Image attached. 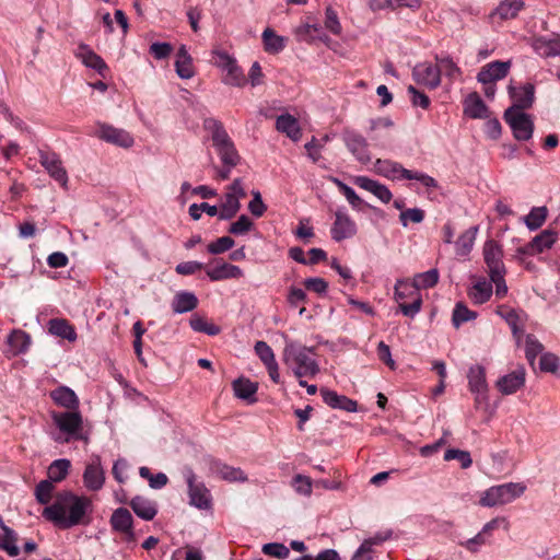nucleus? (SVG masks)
<instances>
[{"label": "nucleus", "mask_w": 560, "mask_h": 560, "mask_svg": "<svg viewBox=\"0 0 560 560\" xmlns=\"http://www.w3.org/2000/svg\"><path fill=\"white\" fill-rule=\"evenodd\" d=\"M105 483V470L100 455H92L83 471V485L90 491H98Z\"/></svg>", "instance_id": "nucleus-15"}, {"label": "nucleus", "mask_w": 560, "mask_h": 560, "mask_svg": "<svg viewBox=\"0 0 560 560\" xmlns=\"http://www.w3.org/2000/svg\"><path fill=\"white\" fill-rule=\"evenodd\" d=\"M49 334L67 339L68 341H75L78 335L74 327L65 318H52L47 325Z\"/></svg>", "instance_id": "nucleus-35"}, {"label": "nucleus", "mask_w": 560, "mask_h": 560, "mask_svg": "<svg viewBox=\"0 0 560 560\" xmlns=\"http://www.w3.org/2000/svg\"><path fill=\"white\" fill-rule=\"evenodd\" d=\"M129 504L136 515L144 521H152L158 514L156 503L142 495L132 498Z\"/></svg>", "instance_id": "nucleus-33"}, {"label": "nucleus", "mask_w": 560, "mask_h": 560, "mask_svg": "<svg viewBox=\"0 0 560 560\" xmlns=\"http://www.w3.org/2000/svg\"><path fill=\"white\" fill-rule=\"evenodd\" d=\"M548 217V209L545 206L533 207L528 214L522 220L529 231H537L546 222Z\"/></svg>", "instance_id": "nucleus-46"}, {"label": "nucleus", "mask_w": 560, "mask_h": 560, "mask_svg": "<svg viewBox=\"0 0 560 560\" xmlns=\"http://www.w3.org/2000/svg\"><path fill=\"white\" fill-rule=\"evenodd\" d=\"M357 224L348 214L345 208H338L335 212V222L331 225V238L341 242L353 237L357 234Z\"/></svg>", "instance_id": "nucleus-14"}, {"label": "nucleus", "mask_w": 560, "mask_h": 560, "mask_svg": "<svg viewBox=\"0 0 560 560\" xmlns=\"http://www.w3.org/2000/svg\"><path fill=\"white\" fill-rule=\"evenodd\" d=\"M283 338L282 361L293 372L294 376L298 378L316 376L319 372V365L315 359L314 350L289 339L285 335H283Z\"/></svg>", "instance_id": "nucleus-2"}, {"label": "nucleus", "mask_w": 560, "mask_h": 560, "mask_svg": "<svg viewBox=\"0 0 560 560\" xmlns=\"http://www.w3.org/2000/svg\"><path fill=\"white\" fill-rule=\"evenodd\" d=\"M524 482H506L488 488L481 492L479 504L483 508H494L512 503L526 491Z\"/></svg>", "instance_id": "nucleus-4"}, {"label": "nucleus", "mask_w": 560, "mask_h": 560, "mask_svg": "<svg viewBox=\"0 0 560 560\" xmlns=\"http://www.w3.org/2000/svg\"><path fill=\"white\" fill-rule=\"evenodd\" d=\"M394 289V299L399 305V311L405 316L413 318L422 307L419 289L408 280H397Z\"/></svg>", "instance_id": "nucleus-6"}, {"label": "nucleus", "mask_w": 560, "mask_h": 560, "mask_svg": "<svg viewBox=\"0 0 560 560\" xmlns=\"http://www.w3.org/2000/svg\"><path fill=\"white\" fill-rule=\"evenodd\" d=\"M213 62L224 72L223 82L233 86H242L245 77L237 66L235 58L222 50L213 51Z\"/></svg>", "instance_id": "nucleus-10"}, {"label": "nucleus", "mask_w": 560, "mask_h": 560, "mask_svg": "<svg viewBox=\"0 0 560 560\" xmlns=\"http://www.w3.org/2000/svg\"><path fill=\"white\" fill-rule=\"evenodd\" d=\"M502 257L503 252L501 246L493 240L486 241L483 245V258L488 266L489 275L505 272Z\"/></svg>", "instance_id": "nucleus-23"}, {"label": "nucleus", "mask_w": 560, "mask_h": 560, "mask_svg": "<svg viewBox=\"0 0 560 560\" xmlns=\"http://www.w3.org/2000/svg\"><path fill=\"white\" fill-rule=\"evenodd\" d=\"M189 325L192 330L197 332H203L208 336H217L220 334L221 329L218 325L213 323L207 322L205 318L200 316H192L189 320Z\"/></svg>", "instance_id": "nucleus-51"}, {"label": "nucleus", "mask_w": 560, "mask_h": 560, "mask_svg": "<svg viewBox=\"0 0 560 560\" xmlns=\"http://www.w3.org/2000/svg\"><path fill=\"white\" fill-rule=\"evenodd\" d=\"M467 378L469 390L474 395L475 408L487 409L489 407V386L486 378V369L480 364L471 365Z\"/></svg>", "instance_id": "nucleus-7"}, {"label": "nucleus", "mask_w": 560, "mask_h": 560, "mask_svg": "<svg viewBox=\"0 0 560 560\" xmlns=\"http://www.w3.org/2000/svg\"><path fill=\"white\" fill-rule=\"evenodd\" d=\"M463 106L464 114L469 118L483 119L489 116L488 107L476 92L470 93L465 97Z\"/></svg>", "instance_id": "nucleus-30"}, {"label": "nucleus", "mask_w": 560, "mask_h": 560, "mask_svg": "<svg viewBox=\"0 0 560 560\" xmlns=\"http://www.w3.org/2000/svg\"><path fill=\"white\" fill-rule=\"evenodd\" d=\"M373 172L390 180L406 179L409 170L405 168L398 162L392 160L377 159L373 164Z\"/></svg>", "instance_id": "nucleus-25"}, {"label": "nucleus", "mask_w": 560, "mask_h": 560, "mask_svg": "<svg viewBox=\"0 0 560 560\" xmlns=\"http://www.w3.org/2000/svg\"><path fill=\"white\" fill-rule=\"evenodd\" d=\"M205 128L211 135L213 147L222 163L230 167L237 165L240 155L222 124L217 119L208 118L205 120Z\"/></svg>", "instance_id": "nucleus-3"}, {"label": "nucleus", "mask_w": 560, "mask_h": 560, "mask_svg": "<svg viewBox=\"0 0 560 560\" xmlns=\"http://www.w3.org/2000/svg\"><path fill=\"white\" fill-rule=\"evenodd\" d=\"M254 229L253 220L246 214H242L229 228V233L233 235H244Z\"/></svg>", "instance_id": "nucleus-59"}, {"label": "nucleus", "mask_w": 560, "mask_h": 560, "mask_svg": "<svg viewBox=\"0 0 560 560\" xmlns=\"http://www.w3.org/2000/svg\"><path fill=\"white\" fill-rule=\"evenodd\" d=\"M495 313L508 323L517 343H520L523 335V329L520 326L521 315L515 310L509 308L505 305L498 306Z\"/></svg>", "instance_id": "nucleus-42"}, {"label": "nucleus", "mask_w": 560, "mask_h": 560, "mask_svg": "<svg viewBox=\"0 0 560 560\" xmlns=\"http://www.w3.org/2000/svg\"><path fill=\"white\" fill-rule=\"evenodd\" d=\"M8 355L16 357L25 353L31 346V337L27 332L21 329H14L7 338Z\"/></svg>", "instance_id": "nucleus-29"}, {"label": "nucleus", "mask_w": 560, "mask_h": 560, "mask_svg": "<svg viewBox=\"0 0 560 560\" xmlns=\"http://www.w3.org/2000/svg\"><path fill=\"white\" fill-rule=\"evenodd\" d=\"M445 460L457 459L460 463L462 468H469L472 464L470 454L466 451L450 448L444 453Z\"/></svg>", "instance_id": "nucleus-63"}, {"label": "nucleus", "mask_w": 560, "mask_h": 560, "mask_svg": "<svg viewBox=\"0 0 560 560\" xmlns=\"http://www.w3.org/2000/svg\"><path fill=\"white\" fill-rule=\"evenodd\" d=\"M525 8L524 0H502L489 14L492 23L515 19Z\"/></svg>", "instance_id": "nucleus-22"}, {"label": "nucleus", "mask_w": 560, "mask_h": 560, "mask_svg": "<svg viewBox=\"0 0 560 560\" xmlns=\"http://www.w3.org/2000/svg\"><path fill=\"white\" fill-rule=\"evenodd\" d=\"M212 470L220 478L230 482H245L247 480L246 474L241 468L232 467L221 462L213 463Z\"/></svg>", "instance_id": "nucleus-44"}, {"label": "nucleus", "mask_w": 560, "mask_h": 560, "mask_svg": "<svg viewBox=\"0 0 560 560\" xmlns=\"http://www.w3.org/2000/svg\"><path fill=\"white\" fill-rule=\"evenodd\" d=\"M331 180L343 194L352 209L361 210L362 207L366 206V203L357 195L353 188H351L350 186H348L338 178H332Z\"/></svg>", "instance_id": "nucleus-49"}, {"label": "nucleus", "mask_w": 560, "mask_h": 560, "mask_svg": "<svg viewBox=\"0 0 560 560\" xmlns=\"http://www.w3.org/2000/svg\"><path fill=\"white\" fill-rule=\"evenodd\" d=\"M525 375V369L523 366H518L513 372L501 376L497 381L495 386L502 395H512L524 386Z\"/></svg>", "instance_id": "nucleus-24"}, {"label": "nucleus", "mask_w": 560, "mask_h": 560, "mask_svg": "<svg viewBox=\"0 0 560 560\" xmlns=\"http://www.w3.org/2000/svg\"><path fill=\"white\" fill-rule=\"evenodd\" d=\"M504 119L516 140L527 141L533 137L534 120L532 115L526 114L521 108L509 107L504 112Z\"/></svg>", "instance_id": "nucleus-8"}, {"label": "nucleus", "mask_w": 560, "mask_h": 560, "mask_svg": "<svg viewBox=\"0 0 560 560\" xmlns=\"http://www.w3.org/2000/svg\"><path fill=\"white\" fill-rule=\"evenodd\" d=\"M0 548L3 549L10 557H16L20 553V549L16 546L18 535L16 533L8 527L2 518L0 517Z\"/></svg>", "instance_id": "nucleus-41"}, {"label": "nucleus", "mask_w": 560, "mask_h": 560, "mask_svg": "<svg viewBox=\"0 0 560 560\" xmlns=\"http://www.w3.org/2000/svg\"><path fill=\"white\" fill-rule=\"evenodd\" d=\"M415 81L430 90L436 89L441 83L438 63L428 61L416 65L412 71Z\"/></svg>", "instance_id": "nucleus-18"}, {"label": "nucleus", "mask_w": 560, "mask_h": 560, "mask_svg": "<svg viewBox=\"0 0 560 560\" xmlns=\"http://www.w3.org/2000/svg\"><path fill=\"white\" fill-rule=\"evenodd\" d=\"M544 350L542 345L533 335H526L525 337V354L530 364L534 363L538 354Z\"/></svg>", "instance_id": "nucleus-58"}, {"label": "nucleus", "mask_w": 560, "mask_h": 560, "mask_svg": "<svg viewBox=\"0 0 560 560\" xmlns=\"http://www.w3.org/2000/svg\"><path fill=\"white\" fill-rule=\"evenodd\" d=\"M91 512L90 498L71 491H61L55 497V501L44 509L43 516L59 528L68 529L88 523L85 518Z\"/></svg>", "instance_id": "nucleus-1"}, {"label": "nucleus", "mask_w": 560, "mask_h": 560, "mask_svg": "<svg viewBox=\"0 0 560 560\" xmlns=\"http://www.w3.org/2000/svg\"><path fill=\"white\" fill-rule=\"evenodd\" d=\"M477 317V313L470 311L464 303H456L453 315L452 323L455 328H458L462 324L472 320Z\"/></svg>", "instance_id": "nucleus-50"}, {"label": "nucleus", "mask_w": 560, "mask_h": 560, "mask_svg": "<svg viewBox=\"0 0 560 560\" xmlns=\"http://www.w3.org/2000/svg\"><path fill=\"white\" fill-rule=\"evenodd\" d=\"M320 395L324 402L334 409H340L349 412H355L358 410V404L355 400H352L345 395H339L335 390L322 388Z\"/></svg>", "instance_id": "nucleus-27"}, {"label": "nucleus", "mask_w": 560, "mask_h": 560, "mask_svg": "<svg viewBox=\"0 0 560 560\" xmlns=\"http://www.w3.org/2000/svg\"><path fill=\"white\" fill-rule=\"evenodd\" d=\"M353 183L361 189L373 194L384 203H388L393 198V194L387 186L378 183L377 180L369 178L368 176H355L353 178Z\"/></svg>", "instance_id": "nucleus-26"}, {"label": "nucleus", "mask_w": 560, "mask_h": 560, "mask_svg": "<svg viewBox=\"0 0 560 560\" xmlns=\"http://www.w3.org/2000/svg\"><path fill=\"white\" fill-rule=\"evenodd\" d=\"M232 386H233L234 395L237 398H240L242 400H246L249 404H253L257 400L256 399V393L258 390L257 383H254L250 380L245 378V377H240L233 382Z\"/></svg>", "instance_id": "nucleus-37"}, {"label": "nucleus", "mask_w": 560, "mask_h": 560, "mask_svg": "<svg viewBox=\"0 0 560 560\" xmlns=\"http://www.w3.org/2000/svg\"><path fill=\"white\" fill-rule=\"evenodd\" d=\"M175 70L180 79H191L195 75L192 59L185 46H182L176 55Z\"/></svg>", "instance_id": "nucleus-40"}, {"label": "nucleus", "mask_w": 560, "mask_h": 560, "mask_svg": "<svg viewBox=\"0 0 560 560\" xmlns=\"http://www.w3.org/2000/svg\"><path fill=\"white\" fill-rule=\"evenodd\" d=\"M184 476L188 485L190 504L200 510L211 508V494L202 483L195 482V472L188 468L185 470Z\"/></svg>", "instance_id": "nucleus-17"}, {"label": "nucleus", "mask_w": 560, "mask_h": 560, "mask_svg": "<svg viewBox=\"0 0 560 560\" xmlns=\"http://www.w3.org/2000/svg\"><path fill=\"white\" fill-rule=\"evenodd\" d=\"M188 212L192 220H199L201 218L202 212H206L210 217H218L220 219L219 207L211 206L207 202H202L200 205H197V203L190 205Z\"/></svg>", "instance_id": "nucleus-56"}, {"label": "nucleus", "mask_w": 560, "mask_h": 560, "mask_svg": "<svg viewBox=\"0 0 560 560\" xmlns=\"http://www.w3.org/2000/svg\"><path fill=\"white\" fill-rule=\"evenodd\" d=\"M38 159L40 165L46 170L49 176L66 188L68 184V173L62 165L60 156L54 151L39 150Z\"/></svg>", "instance_id": "nucleus-12"}, {"label": "nucleus", "mask_w": 560, "mask_h": 560, "mask_svg": "<svg viewBox=\"0 0 560 560\" xmlns=\"http://www.w3.org/2000/svg\"><path fill=\"white\" fill-rule=\"evenodd\" d=\"M439 277L440 275L438 269L433 268L428 271L416 275L413 278V283L419 290L421 288H432L438 283Z\"/></svg>", "instance_id": "nucleus-54"}, {"label": "nucleus", "mask_w": 560, "mask_h": 560, "mask_svg": "<svg viewBox=\"0 0 560 560\" xmlns=\"http://www.w3.org/2000/svg\"><path fill=\"white\" fill-rule=\"evenodd\" d=\"M235 242L231 236H221L211 242L207 246V250L211 255H219L234 247Z\"/></svg>", "instance_id": "nucleus-57"}, {"label": "nucleus", "mask_w": 560, "mask_h": 560, "mask_svg": "<svg viewBox=\"0 0 560 560\" xmlns=\"http://www.w3.org/2000/svg\"><path fill=\"white\" fill-rule=\"evenodd\" d=\"M261 37L265 50L269 54H278L285 47L287 38L276 34L269 27L262 32Z\"/></svg>", "instance_id": "nucleus-47"}, {"label": "nucleus", "mask_w": 560, "mask_h": 560, "mask_svg": "<svg viewBox=\"0 0 560 560\" xmlns=\"http://www.w3.org/2000/svg\"><path fill=\"white\" fill-rule=\"evenodd\" d=\"M492 292V283L485 278H480L468 290V296L474 304L480 305L490 300Z\"/></svg>", "instance_id": "nucleus-38"}, {"label": "nucleus", "mask_w": 560, "mask_h": 560, "mask_svg": "<svg viewBox=\"0 0 560 560\" xmlns=\"http://www.w3.org/2000/svg\"><path fill=\"white\" fill-rule=\"evenodd\" d=\"M246 196L243 186V180L236 178L225 189L221 202L218 206L220 212V220H231L241 209V200Z\"/></svg>", "instance_id": "nucleus-9"}, {"label": "nucleus", "mask_w": 560, "mask_h": 560, "mask_svg": "<svg viewBox=\"0 0 560 560\" xmlns=\"http://www.w3.org/2000/svg\"><path fill=\"white\" fill-rule=\"evenodd\" d=\"M70 467L71 463L69 459L60 458L54 460L47 470L48 480H50L52 483L62 481L69 474Z\"/></svg>", "instance_id": "nucleus-48"}, {"label": "nucleus", "mask_w": 560, "mask_h": 560, "mask_svg": "<svg viewBox=\"0 0 560 560\" xmlns=\"http://www.w3.org/2000/svg\"><path fill=\"white\" fill-rule=\"evenodd\" d=\"M109 524L113 532L121 534L133 526V517L127 509L118 508L114 510Z\"/></svg>", "instance_id": "nucleus-45"}, {"label": "nucleus", "mask_w": 560, "mask_h": 560, "mask_svg": "<svg viewBox=\"0 0 560 560\" xmlns=\"http://www.w3.org/2000/svg\"><path fill=\"white\" fill-rule=\"evenodd\" d=\"M508 92L512 101L511 107L521 108L522 110L532 107L535 100V86L532 83L514 86L511 82Z\"/></svg>", "instance_id": "nucleus-21"}, {"label": "nucleus", "mask_w": 560, "mask_h": 560, "mask_svg": "<svg viewBox=\"0 0 560 560\" xmlns=\"http://www.w3.org/2000/svg\"><path fill=\"white\" fill-rule=\"evenodd\" d=\"M436 63L439 73L444 74L450 80H456L460 75V69L457 65L448 57H436Z\"/></svg>", "instance_id": "nucleus-52"}, {"label": "nucleus", "mask_w": 560, "mask_h": 560, "mask_svg": "<svg viewBox=\"0 0 560 560\" xmlns=\"http://www.w3.org/2000/svg\"><path fill=\"white\" fill-rule=\"evenodd\" d=\"M95 136L107 143L124 149H129L135 144V139L129 131L105 122L97 124Z\"/></svg>", "instance_id": "nucleus-11"}, {"label": "nucleus", "mask_w": 560, "mask_h": 560, "mask_svg": "<svg viewBox=\"0 0 560 560\" xmlns=\"http://www.w3.org/2000/svg\"><path fill=\"white\" fill-rule=\"evenodd\" d=\"M276 129L294 142H298L302 137V130L298 119L290 114H282L277 117Z\"/></svg>", "instance_id": "nucleus-32"}, {"label": "nucleus", "mask_w": 560, "mask_h": 560, "mask_svg": "<svg viewBox=\"0 0 560 560\" xmlns=\"http://www.w3.org/2000/svg\"><path fill=\"white\" fill-rule=\"evenodd\" d=\"M558 240V233L555 230L546 229L538 235H536L525 247L520 248L518 253L535 255L541 254L546 249H549Z\"/></svg>", "instance_id": "nucleus-20"}, {"label": "nucleus", "mask_w": 560, "mask_h": 560, "mask_svg": "<svg viewBox=\"0 0 560 560\" xmlns=\"http://www.w3.org/2000/svg\"><path fill=\"white\" fill-rule=\"evenodd\" d=\"M75 56L86 67L96 70L100 74H103L104 70L107 69L104 60L86 45H80L77 49Z\"/></svg>", "instance_id": "nucleus-39"}, {"label": "nucleus", "mask_w": 560, "mask_h": 560, "mask_svg": "<svg viewBox=\"0 0 560 560\" xmlns=\"http://www.w3.org/2000/svg\"><path fill=\"white\" fill-rule=\"evenodd\" d=\"M295 34L300 40L307 43L319 40L327 44L330 40L318 24L305 23L295 30Z\"/></svg>", "instance_id": "nucleus-43"}, {"label": "nucleus", "mask_w": 560, "mask_h": 560, "mask_svg": "<svg viewBox=\"0 0 560 560\" xmlns=\"http://www.w3.org/2000/svg\"><path fill=\"white\" fill-rule=\"evenodd\" d=\"M254 349H255L256 354L258 355V358L260 359V361L264 363L265 366L277 361L273 350L267 342L259 340L255 343Z\"/></svg>", "instance_id": "nucleus-62"}, {"label": "nucleus", "mask_w": 560, "mask_h": 560, "mask_svg": "<svg viewBox=\"0 0 560 560\" xmlns=\"http://www.w3.org/2000/svg\"><path fill=\"white\" fill-rule=\"evenodd\" d=\"M56 405L69 411L79 410L80 400L77 394L68 386H59L50 393Z\"/></svg>", "instance_id": "nucleus-31"}, {"label": "nucleus", "mask_w": 560, "mask_h": 560, "mask_svg": "<svg viewBox=\"0 0 560 560\" xmlns=\"http://www.w3.org/2000/svg\"><path fill=\"white\" fill-rule=\"evenodd\" d=\"M55 490L54 483L50 480L40 481L35 489V497L40 504H47Z\"/></svg>", "instance_id": "nucleus-61"}, {"label": "nucleus", "mask_w": 560, "mask_h": 560, "mask_svg": "<svg viewBox=\"0 0 560 560\" xmlns=\"http://www.w3.org/2000/svg\"><path fill=\"white\" fill-rule=\"evenodd\" d=\"M533 48L542 58L560 55V35L541 36L533 42Z\"/></svg>", "instance_id": "nucleus-28"}, {"label": "nucleus", "mask_w": 560, "mask_h": 560, "mask_svg": "<svg viewBox=\"0 0 560 560\" xmlns=\"http://www.w3.org/2000/svg\"><path fill=\"white\" fill-rule=\"evenodd\" d=\"M479 226L475 225L463 232L454 242L455 253L458 257L466 258L474 248Z\"/></svg>", "instance_id": "nucleus-34"}, {"label": "nucleus", "mask_w": 560, "mask_h": 560, "mask_svg": "<svg viewBox=\"0 0 560 560\" xmlns=\"http://www.w3.org/2000/svg\"><path fill=\"white\" fill-rule=\"evenodd\" d=\"M206 275L211 281H222L243 278L244 271L238 266L220 258L213 259L207 265Z\"/></svg>", "instance_id": "nucleus-16"}, {"label": "nucleus", "mask_w": 560, "mask_h": 560, "mask_svg": "<svg viewBox=\"0 0 560 560\" xmlns=\"http://www.w3.org/2000/svg\"><path fill=\"white\" fill-rule=\"evenodd\" d=\"M512 62L508 61H492L485 65L477 74V80L479 83L487 85L490 83H495L499 80L504 79L510 69Z\"/></svg>", "instance_id": "nucleus-19"}, {"label": "nucleus", "mask_w": 560, "mask_h": 560, "mask_svg": "<svg viewBox=\"0 0 560 560\" xmlns=\"http://www.w3.org/2000/svg\"><path fill=\"white\" fill-rule=\"evenodd\" d=\"M261 551L267 556L281 560L287 559L290 555L289 548L281 542L265 544L261 548Z\"/></svg>", "instance_id": "nucleus-60"}, {"label": "nucleus", "mask_w": 560, "mask_h": 560, "mask_svg": "<svg viewBox=\"0 0 560 560\" xmlns=\"http://www.w3.org/2000/svg\"><path fill=\"white\" fill-rule=\"evenodd\" d=\"M421 0H371L370 7L372 10H380L385 7H407L418 8Z\"/></svg>", "instance_id": "nucleus-55"}, {"label": "nucleus", "mask_w": 560, "mask_h": 560, "mask_svg": "<svg viewBox=\"0 0 560 560\" xmlns=\"http://www.w3.org/2000/svg\"><path fill=\"white\" fill-rule=\"evenodd\" d=\"M424 219V211L420 208H411L400 212L399 220L402 226H407L409 222L421 223Z\"/></svg>", "instance_id": "nucleus-64"}, {"label": "nucleus", "mask_w": 560, "mask_h": 560, "mask_svg": "<svg viewBox=\"0 0 560 560\" xmlns=\"http://www.w3.org/2000/svg\"><path fill=\"white\" fill-rule=\"evenodd\" d=\"M342 140L346 148L358 162L361 164L371 162L372 156L369 151V143L362 135L353 130H346L342 133Z\"/></svg>", "instance_id": "nucleus-13"}, {"label": "nucleus", "mask_w": 560, "mask_h": 560, "mask_svg": "<svg viewBox=\"0 0 560 560\" xmlns=\"http://www.w3.org/2000/svg\"><path fill=\"white\" fill-rule=\"evenodd\" d=\"M324 26L326 31L332 35L340 36L342 33V26L338 13L330 5L325 10Z\"/></svg>", "instance_id": "nucleus-53"}, {"label": "nucleus", "mask_w": 560, "mask_h": 560, "mask_svg": "<svg viewBox=\"0 0 560 560\" xmlns=\"http://www.w3.org/2000/svg\"><path fill=\"white\" fill-rule=\"evenodd\" d=\"M171 305L175 314H184L197 307L198 299L192 292L179 291L174 295Z\"/></svg>", "instance_id": "nucleus-36"}, {"label": "nucleus", "mask_w": 560, "mask_h": 560, "mask_svg": "<svg viewBox=\"0 0 560 560\" xmlns=\"http://www.w3.org/2000/svg\"><path fill=\"white\" fill-rule=\"evenodd\" d=\"M51 418L59 430V433L54 438L56 442L68 443L72 439L86 440L81 432L83 420L79 410L52 412Z\"/></svg>", "instance_id": "nucleus-5"}]
</instances>
